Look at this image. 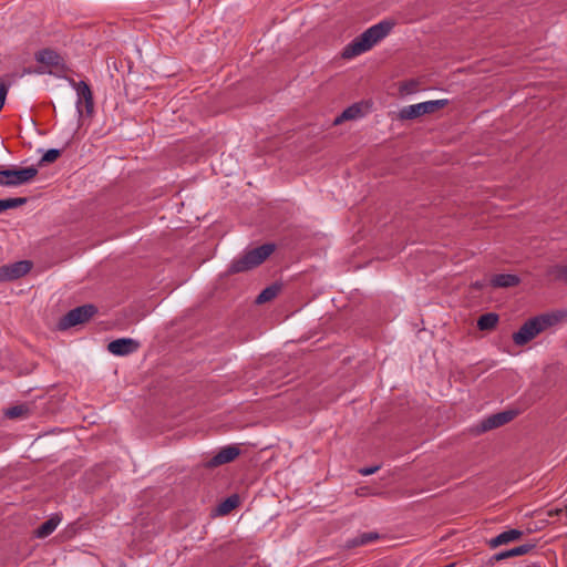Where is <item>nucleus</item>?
Instances as JSON below:
<instances>
[{
	"label": "nucleus",
	"instance_id": "obj_19",
	"mask_svg": "<svg viewBox=\"0 0 567 567\" xmlns=\"http://www.w3.org/2000/svg\"><path fill=\"white\" fill-rule=\"evenodd\" d=\"M547 276L554 281L567 285V265L556 264L547 269Z\"/></svg>",
	"mask_w": 567,
	"mask_h": 567
},
{
	"label": "nucleus",
	"instance_id": "obj_7",
	"mask_svg": "<svg viewBox=\"0 0 567 567\" xmlns=\"http://www.w3.org/2000/svg\"><path fill=\"white\" fill-rule=\"evenodd\" d=\"M32 269V262L20 260L0 267V281H11L27 275Z\"/></svg>",
	"mask_w": 567,
	"mask_h": 567
},
{
	"label": "nucleus",
	"instance_id": "obj_17",
	"mask_svg": "<svg viewBox=\"0 0 567 567\" xmlns=\"http://www.w3.org/2000/svg\"><path fill=\"white\" fill-rule=\"evenodd\" d=\"M533 548H534V545L524 544V545L514 547L508 550H503V551L496 554L493 558L496 561H499V560H504V559L516 557V556H524V555L528 554Z\"/></svg>",
	"mask_w": 567,
	"mask_h": 567
},
{
	"label": "nucleus",
	"instance_id": "obj_3",
	"mask_svg": "<svg viewBox=\"0 0 567 567\" xmlns=\"http://www.w3.org/2000/svg\"><path fill=\"white\" fill-rule=\"evenodd\" d=\"M276 249L275 244H264L246 251L243 256L231 261L227 272L229 275L245 272L261 265Z\"/></svg>",
	"mask_w": 567,
	"mask_h": 567
},
{
	"label": "nucleus",
	"instance_id": "obj_13",
	"mask_svg": "<svg viewBox=\"0 0 567 567\" xmlns=\"http://www.w3.org/2000/svg\"><path fill=\"white\" fill-rule=\"evenodd\" d=\"M518 414V409H507L487 416L480 423V425H505L514 421Z\"/></svg>",
	"mask_w": 567,
	"mask_h": 567
},
{
	"label": "nucleus",
	"instance_id": "obj_21",
	"mask_svg": "<svg viewBox=\"0 0 567 567\" xmlns=\"http://www.w3.org/2000/svg\"><path fill=\"white\" fill-rule=\"evenodd\" d=\"M280 291V287L278 285H271L265 288L256 298V303L261 305L268 302L277 297Z\"/></svg>",
	"mask_w": 567,
	"mask_h": 567
},
{
	"label": "nucleus",
	"instance_id": "obj_20",
	"mask_svg": "<svg viewBox=\"0 0 567 567\" xmlns=\"http://www.w3.org/2000/svg\"><path fill=\"white\" fill-rule=\"evenodd\" d=\"M361 115V107L358 104H353L347 107L338 117L334 120V124L338 125L343 121L354 120Z\"/></svg>",
	"mask_w": 567,
	"mask_h": 567
},
{
	"label": "nucleus",
	"instance_id": "obj_16",
	"mask_svg": "<svg viewBox=\"0 0 567 567\" xmlns=\"http://www.w3.org/2000/svg\"><path fill=\"white\" fill-rule=\"evenodd\" d=\"M61 522L59 515H53L48 520L42 523L34 532L38 538H45L51 535Z\"/></svg>",
	"mask_w": 567,
	"mask_h": 567
},
{
	"label": "nucleus",
	"instance_id": "obj_4",
	"mask_svg": "<svg viewBox=\"0 0 567 567\" xmlns=\"http://www.w3.org/2000/svg\"><path fill=\"white\" fill-rule=\"evenodd\" d=\"M449 100H433L404 106L399 112L400 120H414L425 114H432L445 107Z\"/></svg>",
	"mask_w": 567,
	"mask_h": 567
},
{
	"label": "nucleus",
	"instance_id": "obj_10",
	"mask_svg": "<svg viewBox=\"0 0 567 567\" xmlns=\"http://www.w3.org/2000/svg\"><path fill=\"white\" fill-rule=\"evenodd\" d=\"M37 62L44 64L47 66H53L60 70L61 72H65L68 66L63 60V58L52 49H42L38 51L34 55Z\"/></svg>",
	"mask_w": 567,
	"mask_h": 567
},
{
	"label": "nucleus",
	"instance_id": "obj_27",
	"mask_svg": "<svg viewBox=\"0 0 567 567\" xmlns=\"http://www.w3.org/2000/svg\"><path fill=\"white\" fill-rule=\"evenodd\" d=\"M61 155V151L56 148L48 150L40 161V165L43 163H53Z\"/></svg>",
	"mask_w": 567,
	"mask_h": 567
},
{
	"label": "nucleus",
	"instance_id": "obj_23",
	"mask_svg": "<svg viewBox=\"0 0 567 567\" xmlns=\"http://www.w3.org/2000/svg\"><path fill=\"white\" fill-rule=\"evenodd\" d=\"M238 505V496L234 495L226 498L218 507V512L223 515L228 514Z\"/></svg>",
	"mask_w": 567,
	"mask_h": 567
},
{
	"label": "nucleus",
	"instance_id": "obj_31",
	"mask_svg": "<svg viewBox=\"0 0 567 567\" xmlns=\"http://www.w3.org/2000/svg\"><path fill=\"white\" fill-rule=\"evenodd\" d=\"M474 287L477 288V289H481L483 287V285L477 281V282L474 284Z\"/></svg>",
	"mask_w": 567,
	"mask_h": 567
},
{
	"label": "nucleus",
	"instance_id": "obj_1",
	"mask_svg": "<svg viewBox=\"0 0 567 567\" xmlns=\"http://www.w3.org/2000/svg\"><path fill=\"white\" fill-rule=\"evenodd\" d=\"M393 27L394 23L390 20H383L370 27L343 48L341 56L343 59H352L369 51L373 45L384 39Z\"/></svg>",
	"mask_w": 567,
	"mask_h": 567
},
{
	"label": "nucleus",
	"instance_id": "obj_26",
	"mask_svg": "<svg viewBox=\"0 0 567 567\" xmlns=\"http://www.w3.org/2000/svg\"><path fill=\"white\" fill-rule=\"evenodd\" d=\"M378 539H380V534L377 532H368L359 535V544H361V546L368 545Z\"/></svg>",
	"mask_w": 567,
	"mask_h": 567
},
{
	"label": "nucleus",
	"instance_id": "obj_24",
	"mask_svg": "<svg viewBox=\"0 0 567 567\" xmlns=\"http://www.w3.org/2000/svg\"><path fill=\"white\" fill-rule=\"evenodd\" d=\"M419 91V82L416 80H409L400 84V93L402 95L413 94Z\"/></svg>",
	"mask_w": 567,
	"mask_h": 567
},
{
	"label": "nucleus",
	"instance_id": "obj_28",
	"mask_svg": "<svg viewBox=\"0 0 567 567\" xmlns=\"http://www.w3.org/2000/svg\"><path fill=\"white\" fill-rule=\"evenodd\" d=\"M379 468H380L379 465L371 466V467H362L359 470V473L363 476H368V475L374 474Z\"/></svg>",
	"mask_w": 567,
	"mask_h": 567
},
{
	"label": "nucleus",
	"instance_id": "obj_12",
	"mask_svg": "<svg viewBox=\"0 0 567 567\" xmlns=\"http://www.w3.org/2000/svg\"><path fill=\"white\" fill-rule=\"evenodd\" d=\"M2 414L10 421H24L33 414V406L29 403H21L3 409Z\"/></svg>",
	"mask_w": 567,
	"mask_h": 567
},
{
	"label": "nucleus",
	"instance_id": "obj_29",
	"mask_svg": "<svg viewBox=\"0 0 567 567\" xmlns=\"http://www.w3.org/2000/svg\"><path fill=\"white\" fill-rule=\"evenodd\" d=\"M361 546V544H359V535L351 538V539H348L347 543H346V547L347 548H355V547H359Z\"/></svg>",
	"mask_w": 567,
	"mask_h": 567
},
{
	"label": "nucleus",
	"instance_id": "obj_5",
	"mask_svg": "<svg viewBox=\"0 0 567 567\" xmlns=\"http://www.w3.org/2000/svg\"><path fill=\"white\" fill-rule=\"evenodd\" d=\"M38 175V168L34 166L0 169L1 186H19L29 183Z\"/></svg>",
	"mask_w": 567,
	"mask_h": 567
},
{
	"label": "nucleus",
	"instance_id": "obj_32",
	"mask_svg": "<svg viewBox=\"0 0 567 567\" xmlns=\"http://www.w3.org/2000/svg\"><path fill=\"white\" fill-rule=\"evenodd\" d=\"M34 72H35V73H39V74L44 73V71H43L42 69H40V68H39V69H37V70H34Z\"/></svg>",
	"mask_w": 567,
	"mask_h": 567
},
{
	"label": "nucleus",
	"instance_id": "obj_11",
	"mask_svg": "<svg viewBox=\"0 0 567 567\" xmlns=\"http://www.w3.org/2000/svg\"><path fill=\"white\" fill-rule=\"evenodd\" d=\"M140 348V342L131 338H121L111 341L107 350L115 355H127L135 352Z\"/></svg>",
	"mask_w": 567,
	"mask_h": 567
},
{
	"label": "nucleus",
	"instance_id": "obj_8",
	"mask_svg": "<svg viewBox=\"0 0 567 567\" xmlns=\"http://www.w3.org/2000/svg\"><path fill=\"white\" fill-rule=\"evenodd\" d=\"M72 84L74 85L78 94L76 109L78 113L81 116L83 114L82 103H84L85 112L87 115H91L94 110L93 94L89 86V84L84 81L74 82L72 80Z\"/></svg>",
	"mask_w": 567,
	"mask_h": 567
},
{
	"label": "nucleus",
	"instance_id": "obj_30",
	"mask_svg": "<svg viewBox=\"0 0 567 567\" xmlns=\"http://www.w3.org/2000/svg\"><path fill=\"white\" fill-rule=\"evenodd\" d=\"M474 429H475V435H480V434L486 432L487 430H491L492 427L484 426V427H474Z\"/></svg>",
	"mask_w": 567,
	"mask_h": 567
},
{
	"label": "nucleus",
	"instance_id": "obj_25",
	"mask_svg": "<svg viewBox=\"0 0 567 567\" xmlns=\"http://www.w3.org/2000/svg\"><path fill=\"white\" fill-rule=\"evenodd\" d=\"M549 517L557 516L559 520L567 524V505L557 506L547 512Z\"/></svg>",
	"mask_w": 567,
	"mask_h": 567
},
{
	"label": "nucleus",
	"instance_id": "obj_22",
	"mask_svg": "<svg viewBox=\"0 0 567 567\" xmlns=\"http://www.w3.org/2000/svg\"><path fill=\"white\" fill-rule=\"evenodd\" d=\"M27 202H28L27 197H14V198L0 199L3 212L7 209H12V208L23 206Z\"/></svg>",
	"mask_w": 567,
	"mask_h": 567
},
{
	"label": "nucleus",
	"instance_id": "obj_9",
	"mask_svg": "<svg viewBox=\"0 0 567 567\" xmlns=\"http://www.w3.org/2000/svg\"><path fill=\"white\" fill-rule=\"evenodd\" d=\"M240 454V449L237 445H227L221 447L204 466L206 468H214L227 463L233 462Z\"/></svg>",
	"mask_w": 567,
	"mask_h": 567
},
{
	"label": "nucleus",
	"instance_id": "obj_2",
	"mask_svg": "<svg viewBox=\"0 0 567 567\" xmlns=\"http://www.w3.org/2000/svg\"><path fill=\"white\" fill-rule=\"evenodd\" d=\"M559 318L556 313H542L529 318L522 324L518 331L513 333V342L518 347L527 344L546 329L555 326Z\"/></svg>",
	"mask_w": 567,
	"mask_h": 567
},
{
	"label": "nucleus",
	"instance_id": "obj_6",
	"mask_svg": "<svg viewBox=\"0 0 567 567\" xmlns=\"http://www.w3.org/2000/svg\"><path fill=\"white\" fill-rule=\"evenodd\" d=\"M96 312H97V309L93 305H83V306L76 307V308L70 310L66 315H64L60 319L58 327L60 330H66L76 324L86 322Z\"/></svg>",
	"mask_w": 567,
	"mask_h": 567
},
{
	"label": "nucleus",
	"instance_id": "obj_18",
	"mask_svg": "<svg viewBox=\"0 0 567 567\" xmlns=\"http://www.w3.org/2000/svg\"><path fill=\"white\" fill-rule=\"evenodd\" d=\"M498 315L494 312H487L482 315L477 320V327L482 331L493 330L498 323Z\"/></svg>",
	"mask_w": 567,
	"mask_h": 567
},
{
	"label": "nucleus",
	"instance_id": "obj_33",
	"mask_svg": "<svg viewBox=\"0 0 567 567\" xmlns=\"http://www.w3.org/2000/svg\"><path fill=\"white\" fill-rule=\"evenodd\" d=\"M444 567H455V564H449V565H446Z\"/></svg>",
	"mask_w": 567,
	"mask_h": 567
},
{
	"label": "nucleus",
	"instance_id": "obj_15",
	"mask_svg": "<svg viewBox=\"0 0 567 567\" xmlns=\"http://www.w3.org/2000/svg\"><path fill=\"white\" fill-rule=\"evenodd\" d=\"M520 282V279L516 275L512 274H499L495 275L491 279V285L495 288H509L515 287Z\"/></svg>",
	"mask_w": 567,
	"mask_h": 567
},
{
	"label": "nucleus",
	"instance_id": "obj_14",
	"mask_svg": "<svg viewBox=\"0 0 567 567\" xmlns=\"http://www.w3.org/2000/svg\"><path fill=\"white\" fill-rule=\"evenodd\" d=\"M523 535H524L523 530L515 529V528L507 529V530L501 533L499 535H497L496 537L491 538L487 542V545L491 549H495L502 545H506L512 542H516V540L520 539L523 537Z\"/></svg>",
	"mask_w": 567,
	"mask_h": 567
}]
</instances>
